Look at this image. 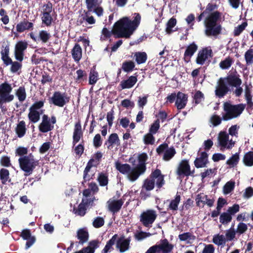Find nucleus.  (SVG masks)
I'll return each instance as SVG.
<instances>
[{
  "label": "nucleus",
  "instance_id": "43",
  "mask_svg": "<svg viewBox=\"0 0 253 253\" xmlns=\"http://www.w3.org/2000/svg\"><path fill=\"white\" fill-rule=\"evenodd\" d=\"M16 95L20 102L24 101L26 98V89L24 86H20L16 92Z\"/></svg>",
  "mask_w": 253,
  "mask_h": 253
},
{
  "label": "nucleus",
  "instance_id": "62",
  "mask_svg": "<svg viewBox=\"0 0 253 253\" xmlns=\"http://www.w3.org/2000/svg\"><path fill=\"white\" fill-rule=\"evenodd\" d=\"M53 10V5L50 1H48L46 4H43L42 6V13H52Z\"/></svg>",
  "mask_w": 253,
  "mask_h": 253
},
{
  "label": "nucleus",
  "instance_id": "28",
  "mask_svg": "<svg viewBox=\"0 0 253 253\" xmlns=\"http://www.w3.org/2000/svg\"><path fill=\"white\" fill-rule=\"evenodd\" d=\"M27 128L25 121H21L18 122L15 128V131L17 136L19 138L23 137L26 134Z\"/></svg>",
  "mask_w": 253,
  "mask_h": 253
},
{
  "label": "nucleus",
  "instance_id": "53",
  "mask_svg": "<svg viewBox=\"0 0 253 253\" xmlns=\"http://www.w3.org/2000/svg\"><path fill=\"white\" fill-rule=\"evenodd\" d=\"M89 239L88 231L85 229H80V243L84 244L87 242Z\"/></svg>",
  "mask_w": 253,
  "mask_h": 253
},
{
  "label": "nucleus",
  "instance_id": "4",
  "mask_svg": "<svg viewBox=\"0 0 253 253\" xmlns=\"http://www.w3.org/2000/svg\"><path fill=\"white\" fill-rule=\"evenodd\" d=\"M221 17V13L215 11L209 14L205 18V33L208 37L217 36L221 33L222 27L218 20Z\"/></svg>",
  "mask_w": 253,
  "mask_h": 253
},
{
  "label": "nucleus",
  "instance_id": "30",
  "mask_svg": "<svg viewBox=\"0 0 253 253\" xmlns=\"http://www.w3.org/2000/svg\"><path fill=\"white\" fill-rule=\"evenodd\" d=\"M106 145L108 144L107 146L108 149H110V147H113L114 145L119 146L120 145V139L117 133H112L109 136L107 141L105 143Z\"/></svg>",
  "mask_w": 253,
  "mask_h": 253
},
{
  "label": "nucleus",
  "instance_id": "11",
  "mask_svg": "<svg viewBox=\"0 0 253 253\" xmlns=\"http://www.w3.org/2000/svg\"><path fill=\"white\" fill-rule=\"evenodd\" d=\"M156 152L159 156L163 155V158H172L176 154V151L173 146L169 147L167 143L160 145L156 149Z\"/></svg>",
  "mask_w": 253,
  "mask_h": 253
},
{
  "label": "nucleus",
  "instance_id": "6",
  "mask_svg": "<svg viewBox=\"0 0 253 253\" xmlns=\"http://www.w3.org/2000/svg\"><path fill=\"white\" fill-rule=\"evenodd\" d=\"M157 217L156 211L153 210H147L141 213L139 220L144 226L150 228Z\"/></svg>",
  "mask_w": 253,
  "mask_h": 253
},
{
  "label": "nucleus",
  "instance_id": "54",
  "mask_svg": "<svg viewBox=\"0 0 253 253\" xmlns=\"http://www.w3.org/2000/svg\"><path fill=\"white\" fill-rule=\"evenodd\" d=\"M79 141V121L75 124V130L73 134V145Z\"/></svg>",
  "mask_w": 253,
  "mask_h": 253
},
{
  "label": "nucleus",
  "instance_id": "21",
  "mask_svg": "<svg viewBox=\"0 0 253 253\" xmlns=\"http://www.w3.org/2000/svg\"><path fill=\"white\" fill-rule=\"evenodd\" d=\"M116 248L121 253H124L129 249L130 240L124 237L120 238L116 242Z\"/></svg>",
  "mask_w": 253,
  "mask_h": 253
},
{
  "label": "nucleus",
  "instance_id": "52",
  "mask_svg": "<svg viewBox=\"0 0 253 253\" xmlns=\"http://www.w3.org/2000/svg\"><path fill=\"white\" fill-rule=\"evenodd\" d=\"M232 63V59L228 57L220 62L219 66L222 69H227L231 66Z\"/></svg>",
  "mask_w": 253,
  "mask_h": 253
},
{
  "label": "nucleus",
  "instance_id": "41",
  "mask_svg": "<svg viewBox=\"0 0 253 253\" xmlns=\"http://www.w3.org/2000/svg\"><path fill=\"white\" fill-rule=\"evenodd\" d=\"M50 33L45 30H41L39 32L38 39L43 43H46L50 38Z\"/></svg>",
  "mask_w": 253,
  "mask_h": 253
},
{
  "label": "nucleus",
  "instance_id": "37",
  "mask_svg": "<svg viewBox=\"0 0 253 253\" xmlns=\"http://www.w3.org/2000/svg\"><path fill=\"white\" fill-rule=\"evenodd\" d=\"M98 76V73L95 71V68H92L89 75V84L91 85L95 84L99 80Z\"/></svg>",
  "mask_w": 253,
  "mask_h": 253
},
{
  "label": "nucleus",
  "instance_id": "44",
  "mask_svg": "<svg viewBox=\"0 0 253 253\" xmlns=\"http://www.w3.org/2000/svg\"><path fill=\"white\" fill-rule=\"evenodd\" d=\"M176 19L173 17L171 18L167 23V27L166 29V33L168 34H170L173 31H175V30H172V28L176 25Z\"/></svg>",
  "mask_w": 253,
  "mask_h": 253
},
{
  "label": "nucleus",
  "instance_id": "5",
  "mask_svg": "<svg viewBox=\"0 0 253 253\" xmlns=\"http://www.w3.org/2000/svg\"><path fill=\"white\" fill-rule=\"evenodd\" d=\"M12 90L11 84L5 82L0 84V108H3V104L12 101L14 98L13 94H10Z\"/></svg>",
  "mask_w": 253,
  "mask_h": 253
},
{
  "label": "nucleus",
  "instance_id": "3",
  "mask_svg": "<svg viewBox=\"0 0 253 253\" xmlns=\"http://www.w3.org/2000/svg\"><path fill=\"white\" fill-rule=\"evenodd\" d=\"M245 107L246 104L242 103L232 105L225 102L224 104V111L225 113L222 115V117L220 118L217 115H213L210 118V122L213 126H216L221 123L222 119L226 121L237 117L242 113Z\"/></svg>",
  "mask_w": 253,
  "mask_h": 253
},
{
  "label": "nucleus",
  "instance_id": "46",
  "mask_svg": "<svg viewBox=\"0 0 253 253\" xmlns=\"http://www.w3.org/2000/svg\"><path fill=\"white\" fill-rule=\"evenodd\" d=\"M246 64L251 65L253 63V49L250 48L245 53Z\"/></svg>",
  "mask_w": 253,
  "mask_h": 253
},
{
  "label": "nucleus",
  "instance_id": "9",
  "mask_svg": "<svg viewBox=\"0 0 253 253\" xmlns=\"http://www.w3.org/2000/svg\"><path fill=\"white\" fill-rule=\"evenodd\" d=\"M18 160L20 168L25 172L26 176L30 175L38 164L35 159H18Z\"/></svg>",
  "mask_w": 253,
  "mask_h": 253
},
{
  "label": "nucleus",
  "instance_id": "50",
  "mask_svg": "<svg viewBox=\"0 0 253 253\" xmlns=\"http://www.w3.org/2000/svg\"><path fill=\"white\" fill-rule=\"evenodd\" d=\"M232 216L228 212L222 213L219 217V220L223 224H227L231 221Z\"/></svg>",
  "mask_w": 253,
  "mask_h": 253
},
{
  "label": "nucleus",
  "instance_id": "1",
  "mask_svg": "<svg viewBox=\"0 0 253 253\" xmlns=\"http://www.w3.org/2000/svg\"><path fill=\"white\" fill-rule=\"evenodd\" d=\"M135 16L132 21L127 17H123L116 22L112 29V34L116 38H129L140 24L141 16L135 13Z\"/></svg>",
  "mask_w": 253,
  "mask_h": 253
},
{
  "label": "nucleus",
  "instance_id": "63",
  "mask_svg": "<svg viewBox=\"0 0 253 253\" xmlns=\"http://www.w3.org/2000/svg\"><path fill=\"white\" fill-rule=\"evenodd\" d=\"M52 82V78L47 73L44 72L42 75V79L41 83L44 85L46 83H51Z\"/></svg>",
  "mask_w": 253,
  "mask_h": 253
},
{
  "label": "nucleus",
  "instance_id": "31",
  "mask_svg": "<svg viewBox=\"0 0 253 253\" xmlns=\"http://www.w3.org/2000/svg\"><path fill=\"white\" fill-rule=\"evenodd\" d=\"M28 118L29 120L33 123L38 122L40 119V115L43 113V110H42L40 112L37 110H33L29 109Z\"/></svg>",
  "mask_w": 253,
  "mask_h": 253
},
{
  "label": "nucleus",
  "instance_id": "22",
  "mask_svg": "<svg viewBox=\"0 0 253 253\" xmlns=\"http://www.w3.org/2000/svg\"><path fill=\"white\" fill-rule=\"evenodd\" d=\"M151 176L158 188H161L164 184V175L161 174L160 170L156 169L151 173Z\"/></svg>",
  "mask_w": 253,
  "mask_h": 253
},
{
  "label": "nucleus",
  "instance_id": "25",
  "mask_svg": "<svg viewBox=\"0 0 253 253\" xmlns=\"http://www.w3.org/2000/svg\"><path fill=\"white\" fill-rule=\"evenodd\" d=\"M137 79L136 76H131L126 80H124L120 83V86L122 89L130 88L136 83Z\"/></svg>",
  "mask_w": 253,
  "mask_h": 253
},
{
  "label": "nucleus",
  "instance_id": "24",
  "mask_svg": "<svg viewBox=\"0 0 253 253\" xmlns=\"http://www.w3.org/2000/svg\"><path fill=\"white\" fill-rule=\"evenodd\" d=\"M100 242L98 240H93L90 241L86 247L80 250V253H94L95 250L99 248Z\"/></svg>",
  "mask_w": 253,
  "mask_h": 253
},
{
  "label": "nucleus",
  "instance_id": "15",
  "mask_svg": "<svg viewBox=\"0 0 253 253\" xmlns=\"http://www.w3.org/2000/svg\"><path fill=\"white\" fill-rule=\"evenodd\" d=\"M230 90L229 87L223 78H220L217 82L215 90V95L219 98L224 97Z\"/></svg>",
  "mask_w": 253,
  "mask_h": 253
},
{
  "label": "nucleus",
  "instance_id": "13",
  "mask_svg": "<svg viewBox=\"0 0 253 253\" xmlns=\"http://www.w3.org/2000/svg\"><path fill=\"white\" fill-rule=\"evenodd\" d=\"M194 172V169H191L188 162L185 160L180 163L176 170V174L179 176H188L192 175Z\"/></svg>",
  "mask_w": 253,
  "mask_h": 253
},
{
  "label": "nucleus",
  "instance_id": "19",
  "mask_svg": "<svg viewBox=\"0 0 253 253\" xmlns=\"http://www.w3.org/2000/svg\"><path fill=\"white\" fill-rule=\"evenodd\" d=\"M49 102L59 107H63L66 103L64 96L59 91L54 93L52 97L49 99Z\"/></svg>",
  "mask_w": 253,
  "mask_h": 253
},
{
  "label": "nucleus",
  "instance_id": "58",
  "mask_svg": "<svg viewBox=\"0 0 253 253\" xmlns=\"http://www.w3.org/2000/svg\"><path fill=\"white\" fill-rule=\"evenodd\" d=\"M180 201V196L179 195H176L175 199L171 200L169 208L172 210H177L178 205L179 204Z\"/></svg>",
  "mask_w": 253,
  "mask_h": 253
},
{
  "label": "nucleus",
  "instance_id": "42",
  "mask_svg": "<svg viewBox=\"0 0 253 253\" xmlns=\"http://www.w3.org/2000/svg\"><path fill=\"white\" fill-rule=\"evenodd\" d=\"M9 179V170L6 169H1L0 170V179L2 184H6Z\"/></svg>",
  "mask_w": 253,
  "mask_h": 253
},
{
  "label": "nucleus",
  "instance_id": "36",
  "mask_svg": "<svg viewBox=\"0 0 253 253\" xmlns=\"http://www.w3.org/2000/svg\"><path fill=\"white\" fill-rule=\"evenodd\" d=\"M9 46L8 45H6L4 47V48L2 49L0 51L1 56V58L4 64H6V62L11 61V60L12 59L9 56Z\"/></svg>",
  "mask_w": 253,
  "mask_h": 253
},
{
  "label": "nucleus",
  "instance_id": "35",
  "mask_svg": "<svg viewBox=\"0 0 253 253\" xmlns=\"http://www.w3.org/2000/svg\"><path fill=\"white\" fill-rule=\"evenodd\" d=\"M134 62L131 60H126L122 65V69L126 73L131 72L135 68Z\"/></svg>",
  "mask_w": 253,
  "mask_h": 253
},
{
  "label": "nucleus",
  "instance_id": "10",
  "mask_svg": "<svg viewBox=\"0 0 253 253\" xmlns=\"http://www.w3.org/2000/svg\"><path fill=\"white\" fill-rule=\"evenodd\" d=\"M218 142L220 149H230L235 145V142L229 140V134L226 131H220L218 136Z\"/></svg>",
  "mask_w": 253,
  "mask_h": 253
},
{
  "label": "nucleus",
  "instance_id": "38",
  "mask_svg": "<svg viewBox=\"0 0 253 253\" xmlns=\"http://www.w3.org/2000/svg\"><path fill=\"white\" fill-rule=\"evenodd\" d=\"M53 12L49 13L42 14V23L46 26H50L53 21L52 18Z\"/></svg>",
  "mask_w": 253,
  "mask_h": 253
},
{
  "label": "nucleus",
  "instance_id": "23",
  "mask_svg": "<svg viewBox=\"0 0 253 253\" xmlns=\"http://www.w3.org/2000/svg\"><path fill=\"white\" fill-rule=\"evenodd\" d=\"M187 101V96L185 94L181 92H178L177 94V98L175 101V106L178 110L183 109Z\"/></svg>",
  "mask_w": 253,
  "mask_h": 253
},
{
  "label": "nucleus",
  "instance_id": "16",
  "mask_svg": "<svg viewBox=\"0 0 253 253\" xmlns=\"http://www.w3.org/2000/svg\"><path fill=\"white\" fill-rule=\"evenodd\" d=\"M196 204L198 206L203 207L206 205L209 207L213 205L214 200L213 198H209L208 196L204 193H200L196 196L195 199Z\"/></svg>",
  "mask_w": 253,
  "mask_h": 253
},
{
  "label": "nucleus",
  "instance_id": "34",
  "mask_svg": "<svg viewBox=\"0 0 253 253\" xmlns=\"http://www.w3.org/2000/svg\"><path fill=\"white\" fill-rule=\"evenodd\" d=\"M180 241L185 242L187 244L192 243L195 240V236L191 233L185 232L178 235Z\"/></svg>",
  "mask_w": 253,
  "mask_h": 253
},
{
  "label": "nucleus",
  "instance_id": "20",
  "mask_svg": "<svg viewBox=\"0 0 253 253\" xmlns=\"http://www.w3.org/2000/svg\"><path fill=\"white\" fill-rule=\"evenodd\" d=\"M198 45L194 42L190 44L187 47L184 54V60L188 63L191 58L198 49Z\"/></svg>",
  "mask_w": 253,
  "mask_h": 253
},
{
  "label": "nucleus",
  "instance_id": "12",
  "mask_svg": "<svg viewBox=\"0 0 253 253\" xmlns=\"http://www.w3.org/2000/svg\"><path fill=\"white\" fill-rule=\"evenodd\" d=\"M124 202V199H118L113 197L107 202L106 207L110 211L114 213H116L121 210Z\"/></svg>",
  "mask_w": 253,
  "mask_h": 253
},
{
  "label": "nucleus",
  "instance_id": "2",
  "mask_svg": "<svg viewBox=\"0 0 253 253\" xmlns=\"http://www.w3.org/2000/svg\"><path fill=\"white\" fill-rule=\"evenodd\" d=\"M145 159H137V164L134 168H131L126 164H122L119 161L115 163L116 169L121 173L126 175L131 182L136 181L141 174L146 170Z\"/></svg>",
  "mask_w": 253,
  "mask_h": 253
},
{
  "label": "nucleus",
  "instance_id": "47",
  "mask_svg": "<svg viewBox=\"0 0 253 253\" xmlns=\"http://www.w3.org/2000/svg\"><path fill=\"white\" fill-rule=\"evenodd\" d=\"M247 25L248 23L247 22H244L241 25H239L237 27H235L233 32L234 36L235 37L239 36L245 30Z\"/></svg>",
  "mask_w": 253,
  "mask_h": 253
},
{
  "label": "nucleus",
  "instance_id": "48",
  "mask_svg": "<svg viewBox=\"0 0 253 253\" xmlns=\"http://www.w3.org/2000/svg\"><path fill=\"white\" fill-rule=\"evenodd\" d=\"M90 202L88 199L83 198L82 204H80V216H84L88 208V204Z\"/></svg>",
  "mask_w": 253,
  "mask_h": 253
},
{
  "label": "nucleus",
  "instance_id": "17",
  "mask_svg": "<svg viewBox=\"0 0 253 253\" xmlns=\"http://www.w3.org/2000/svg\"><path fill=\"white\" fill-rule=\"evenodd\" d=\"M20 236L23 240H27L25 245V248L26 249L31 247L36 242V238L31 235L30 229H23L21 233Z\"/></svg>",
  "mask_w": 253,
  "mask_h": 253
},
{
  "label": "nucleus",
  "instance_id": "39",
  "mask_svg": "<svg viewBox=\"0 0 253 253\" xmlns=\"http://www.w3.org/2000/svg\"><path fill=\"white\" fill-rule=\"evenodd\" d=\"M9 65H11L10 71L12 73L17 72L22 67L21 63L18 62V61H13L12 59L10 62L9 61L8 62H6V64H4L5 66H7Z\"/></svg>",
  "mask_w": 253,
  "mask_h": 253
},
{
  "label": "nucleus",
  "instance_id": "51",
  "mask_svg": "<svg viewBox=\"0 0 253 253\" xmlns=\"http://www.w3.org/2000/svg\"><path fill=\"white\" fill-rule=\"evenodd\" d=\"M153 133L149 132L144 136V142L146 145H153L155 139L153 135Z\"/></svg>",
  "mask_w": 253,
  "mask_h": 253
},
{
  "label": "nucleus",
  "instance_id": "49",
  "mask_svg": "<svg viewBox=\"0 0 253 253\" xmlns=\"http://www.w3.org/2000/svg\"><path fill=\"white\" fill-rule=\"evenodd\" d=\"M152 234L149 232L139 231L134 234L135 239L138 241H142L148 237H150Z\"/></svg>",
  "mask_w": 253,
  "mask_h": 253
},
{
  "label": "nucleus",
  "instance_id": "27",
  "mask_svg": "<svg viewBox=\"0 0 253 253\" xmlns=\"http://www.w3.org/2000/svg\"><path fill=\"white\" fill-rule=\"evenodd\" d=\"M227 84L230 86L238 87L242 84V80L237 76L229 75L225 78H223Z\"/></svg>",
  "mask_w": 253,
  "mask_h": 253
},
{
  "label": "nucleus",
  "instance_id": "14",
  "mask_svg": "<svg viewBox=\"0 0 253 253\" xmlns=\"http://www.w3.org/2000/svg\"><path fill=\"white\" fill-rule=\"evenodd\" d=\"M28 47V43L25 41L18 42L15 46L14 56L15 59L19 62H22L24 59V51Z\"/></svg>",
  "mask_w": 253,
  "mask_h": 253
},
{
  "label": "nucleus",
  "instance_id": "57",
  "mask_svg": "<svg viewBox=\"0 0 253 253\" xmlns=\"http://www.w3.org/2000/svg\"><path fill=\"white\" fill-rule=\"evenodd\" d=\"M235 235L236 232L234 229L230 228L226 230L225 236L226 242L233 240L235 237Z\"/></svg>",
  "mask_w": 253,
  "mask_h": 253
},
{
  "label": "nucleus",
  "instance_id": "59",
  "mask_svg": "<svg viewBox=\"0 0 253 253\" xmlns=\"http://www.w3.org/2000/svg\"><path fill=\"white\" fill-rule=\"evenodd\" d=\"M160 127L159 119L156 120L151 125L149 128V132L156 134Z\"/></svg>",
  "mask_w": 253,
  "mask_h": 253
},
{
  "label": "nucleus",
  "instance_id": "32",
  "mask_svg": "<svg viewBox=\"0 0 253 253\" xmlns=\"http://www.w3.org/2000/svg\"><path fill=\"white\" fill-rule=\"evenodd\" d=\"M135 60L138 65L145 63L147 60V54L145 52L138 51L134 54Z\"/></svg>",
  "mask_w": 253,
  "mask_h": 253
},
{
  "label": "nucleus",
  "instance_id": "40",
  "mask_svg": "<svg viewBox=\"0 0 253 253\" xmlns=\"http://www.w3.org/2000/svg\"><path fill=\"white\" fill-rule=\"evenodd\" d=\"M212 242L218 246L225 245L226 243L225 237L223 235L216 234L213 236Z\"/></svg>",
  "mask_w": 253,
  "mask_h": 253
},
{
  "label": "nucleus",
  "instance_id": "60",
  "mask_svg": "<svg viewBox=\"0 0 253 253\" xmlns=\"http://www.w3.org/2000/svg\"><path fill=\"white\" fill-rule=\"evenodd\" d=\"M79 44L76 43L72 50V55L75 61L79 62Z\"/></svg>",
  "mask_w": 253,
  "mask_h": 253
},
{
  "label": "nucleus",
  "instance_id": "61",
  "mask_svg": "<svg viewBox=\"0 0 253 253\" xmlns=\"http://www.w3.org/2000/svg\"><path fill=\"white\" fill-rule=\"evenodd\" d=\"M105 221L102 217H97L93 220L92 222L93 226L96 228H100L103 226L104 224Z\"/></svg>",
  "mask_w": 253,
  "mask_h": 253
},
{
  "label": "nucleus",
  "instance_id": "8",
  "mask_svg": "<svg viewBox=\"0 0 253 253\" xmlns=\"http://www.w3.org/2000/svg\"><path fill=\"white\" fill-rule=\"evenodd\" d=\"M56 123V119L54 116L49 119L47 115L44 114L42 117V122L39 126V130L45 133L52 130L54 128V124Z\"/></svg>",
  "mask_w": 253,
  "mask_h": 253
},
{
  "label": "nucleus",
  "instance_id": "55",
  "mask_svg": "<svg viewBox=\"0 0 253 253\" xmlns=\"http://www.w3.org/2000/svg\"><path fill=\"white\" fill-rule=\"evenodd\" d=\"M97 160L98 159H90L88 162L87 165L84 170V178L85 180H87L89 179V176H88L87 173L90 170L91 167L93 166V163L95 162V160Z\"/></svg>",
  "mask_w": 253,
  "mask_h": 253
},
{
  "label": "nucleus",
  "instance_id": "56",
  "mask_svg": "<svg viewBox=\"0 0 253 253\" xmlns=\"http://www.w3.org/2000/svg\"><path fill=\"white\" fill-rule=\"evenodd\" d=\"M235 182L233 181H229L226 183L223 187V193L225 194H228L230 193L234 188Z\"/></svg>",
  "mask_w": 253,
  "mask_h": 253
},
{
  "label": "nucleus",
  "instance_id": "7",
  "mask_svg": "<svg viewBox=\"0 0 253 253\" xmlns=\"http://www.w3.org/2000/svg\"><path fill=\"white\" fill-rule=\"evenodd\" d=\"M213 52L211 46H208L203 48L198 51L197 56L196 59V62L198 65H203L206 62L209 64L211 62V59L213 57Z\"/></svg>",
  "mask_w": 253,
  "mask_h": 253
},
{
  "label": "nucleus",
  "instance_id": "64",
  "mask_svg": "<svg viewBox=\"0 0 253 253\" xmlns=\"http://www.w3.org/2000/svg\"><path fill=\"white\" fill-rule=\"evenodd\" d=\"M239 128V126H238L237 125L232 126L228 129V134H230L232 136H235L236 137H238Z\"/></svg>",
  "mask_w": 253,
  "mask_h": 253
},
{
  "label": "nucleus",
  "instance_id": "29",
  "mask_svg": "<svg viewBox=\"0 0 253 253\" xmlns=\"http://www.w3.org/2000/svg\"><path fill=\"white\" fill-rule=\"evenodd\" d=\"M34 24L33 23L24 19L16 25V31L19 33L23 32L25 30L32 29Z\"/></svg>",
  "mask_w": 253,
  "mask_h": 253
},
{
  "label": "nucleus",
  "instance_id": "18",
  "mask_svg": "<svg viewBox=\"0 0 253 253\" xmlns=\"http://www.w3.org/2000/svg\"><path fill=\"white\" fill-rule=\"evenodd\" d=\"M156 245L160 253H170L174 248V246L166 239L160 240V243Z\"/></svg>",
  "mask_w": 253,
  "mask_h": 253
},
{
  "label": "nucleus",
  "instance_id": "26",
  "mask_svg": "<svg viewBox=\"0 0 253 253\" xmlns=\"http://www.w3.org/2000/svg\"><path fill=\"white\" fill-rule=\"evenodd\" d=\"M154 181L152 179L151 176L150 178H147L144 181L142 186V189L140 193V196L142 199L145 200L147 198L145 194L143 192V189H145L146 191H151L154 189Z\"/></svg>",
  "mask_w": 253,
  "mask_h": 253
},
{
  "label": "nucleus",
  "instance_id": "45",
  "mask_svg": "<svg viewBox=\"0 0 253 253\" xmlns=\"http://www.w3.org/2000/svg\"><path fill=\"white\" fill-rule=\"evenodd\" d=\"M102 0H85L87 8L89 11L96 7L101 3Z\"/></svg>",
  "mask_w": 253,
  "mask_h": 253
},
{
  "label": "nucleus",
  "instance_id": "33",
  "mask_svg": "<svg viewBox=\"0 0 253 253\" xmlns=\"http://www.w3.org/2000/svg\"><path fill=\"white\" fill-rule=\"evenodd\" d=\"M117 235H114L110 240L106 243L104 248L102 251V253H108L113 250V245L115 244L117 238Z\"/></svg>",
  "mask_w": 253,
  "mask_h": 253
}]
</instances>
